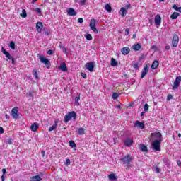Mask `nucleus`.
I'll return each mask as SVG.
<instances>
[{
	"label": "nucleus",
	"mask_w": 181,
	"mask_h": 181,
	"mask_svg": "<svg viewBox=\"0 0 181 181\" xmlns=\"http://www.w3.org/2000/svg\"><path fill=\"white\" fill-rule=\"evenodd\" d=\"M134 160V157L129 154L124 156L120 159V162L122 165H125L127 168H131L132 161Z\"/></svg>",
	"instance_id": "nucleus-1"
},
{
	"label": "nucleus",
	"mask_w": 181,
	"mask_h": 181,
	"mask_svg": "<svg viewBox=\"0 0 181 181\" xmlns=\"http://www.w3.org/2000/svg\"><path fill=\"white\" fill-rule=\"evenodd\" d=\"M76 118H77L76 112H69L68 114L64 116V122H69L71 119H76Z\"/></svg>",
	"instance_id": "nucleus-2"
},
{
	"label": "nucleus",
	"mask_w": 181,
	"mask_h": 181,
	"mask_svg": "<svg viewBox=\"0 0 181 181\" xmlns=\"http://www.w3.org/2000/svg\"><path fill=\"white\" fill-rule=\"evenodd\" d=\"M160 144H162V141H160V140H158V141L154 140L151 143L152 149H153V151L160 152Z\"/></svg>",
	"instance_id": "nucleus-3"
},
{
	"label": "nucleus",
	"mask_w": 181,
	"mask_h": 181,
	"mask_svg": "<svg viewBox=\"0 0 181 181\" xmlns=\"http://www.w3.org/2000/svg\"><path fill=\"white\" fill-rule=\"evenodd\" d=\"M39 59L41 63H43L46 66L47 69H50V61L47 58L43 56H40Z\"/></svg>",
	"instance_id": "nucleus-4"
},
{
	"label": "nucleus",
	"mask_w": 181,
	"mask_h": 181,
	"mask_svg": "<svg viewBox=\"0 0 181 181\" xmlns=\"http://www.w3.org/2000/svg\"><path fill=\"white\" fill-rule=\"evenodd\" d=\"M152 139H156L154 141H162V134L159 132H156L154 133H151Z\"/></svg>",
	"instance_id": "nucleus-5"
},
{
	"label": "nucleus",
	"mask_w": 181,
	"mask_h": 181,
	"mask_svg": "<svg viewBox=\"0 0 181 181\" xmlns=\"http://www.w3.org/2000/svg\"><path fill=\"white\" fill-rule=\"evenodd\" d=\"M180 83H181V76H179L176 77L173 83V90H177L179 88V86H180Z\"/></svg>",
	"instance_id": "nucleus-6"
},
{
	"label": "nucleus",
	"mask_w": 181,
	"mask_h": 181,
	"mask_svg": "<svg viewBox=\"0 0 181 181\" xmlns=\"http://www.w3.org/2000/svg\"><path fill=\"white\" fill-rule=\"evenodd\" d=\"M177 45H179V36L177 35H174L172 40V47H177Z\"/></svg>",
	"instance_id": "nucleus-7"
},
{
	"label": "nucleus",
	"mask_w": 181,
	"mask_h": 181,
	"mask_svg": "<svg viewBox=\"0 0 181 181\" xmlns=\"http://www.w3.org/2000/svg\"><path fill=\"white\" fill-rule=\"evenodd\" d=\"M95 23H96L95 19H92L90 21L89 26L91 30L94 32V33H98V30H97V28H95Z\"/></svg>",
	"instance_id": "nucleus-8"
},
{
	"label": "nucleus",
	"mask_w": 181,
	"mask_h": 181,
	"mask_svg": "<svg viewBox=\"0 0 181 181\" xmlns=\"http://www.w3.org/2000/svg\"><path fill=\"white\" fill-rule=\"evenodd\" d=\"M154 22L156 28H159L160 23H162V18H160V16L156 15L154 18Z\"/></svg>",
	"instance_id": "nucleus-9"
},
{
	"label": "nucleus",
	"mask_w": 181,
	"mask_h": 181,
	"mask_svg": "<svg viewBox=\"0 0 181 181\" xmlns=\"http://www.w3.org/2000/svg\"><path fill=\"white\" fill-rule=\"evenodd\" d=\"M18 111L19 108L18 107H16L12 109L11 116L13 117V118H15L16 119H18V117H19V115H18Z\"/></svg>",
	"instance_id": "nucleus-10"
},
{
	"label": "nucleus",
	"mask_w": 181,
	"mask_h": 181,
	"mask_svg": "<svg viewBox=\"0 0 181 181\" xmlns=\"http://www.w3.org/2000/svg\"><path fill=\"white\" fill-rule=\"evenodd\" d=\"M86 68L87 69V70H88V71H90V73H93V71H94V62H90L86 63Z\"/></svg>",
	"instance_id": "nucleus-11"
},
{
	"label": "nucleus",
	"mask_w": 181,
	"mask_h": 181,
	"mask_svg": "<svg viewBox=\"0 0 181 181\" xmlns=\"http://www.w3.org/2000/svg\"><path fill=\"white\" fill-rule=\"evenodd\" d=\"M135 128H140V129H144L145 128V124L144 122H141L138 120H136L134 123Z\"/></svg>",
	"instance_id": "nucleus-12"
},
{
	"label": "nucleus",
	"mask_w": 181,
	"mask_h": 181,
	"mask_svg": "<svg viewBox=\"0 0 181 181\" xmlns=\"http://www.w3.org/2000/svg\"><path fill=\"white\" fill-rule=\"evenodd\" d=\"M132 144H134V140H132L131 138H127L124 141V144L125 146H131Z\"/></svg>",
	"instance_id": "nucleus-13"
},
{
	"label": "nucleus",
	"mask_w": 181,
	"mask_h": 181,
	"mask_svg": "<svg viewBox=\"0 0 181 181\" xmlns=\"http://www.w3.org/2000/svg\"><path fill=\"white\" fill-rule=\"evenodd\" d=\"M67 13L69 16H76L77 15V12L73 8H70L67 10Z\"/></svg>",
	"instance_id": "nucleus-14"
},
{
	"label": "nucleus",
	"mask_w": 181,
	"mask_h": 181,
	"mask_svg": "<svg viewBox=\"0 0 181 181\" xmlns=\"http://www.w3.org/2000/svg\"><path fill=\"white\" fill-rule=\"evenodd\" d=\"M43 28V23L40 21H38L36 24V30L38 33L42 32V28Z\"/></svg>",
	"instance_id": "nucleus-15"
},
{
	"label": "nucleus",
	"mask_w": 181,
	"mask_h": 181,
	"mask_svg": "<svg viewBox=\"0 0 181 181\" xmlns=\"http://www.w3.org/2000/svg\"><path fill=\"white\" fill-rule=\"evenodd\" d=\"M30 129L33 131V132H36V131L39 129V124L36 122L33 123L30 127Z\"/></svg>",
	"instance_id": "nucleus-16"
},
{
	"label": "nucleus",
	"mask_w": 181,
	"mask_h": 181,
	"mask_svg": "<svg viewBox=\"0 0 181 181\" xmlns=\"http://www.w3.org/2000/svg\"><path fill=\"white\" fill-rule=\"evenodd\" d=\"M57 124H59V121L55 120L54 124L50 127L48 129L49 132H52V131H54L57 128Z\"/></svg>",
	"instance_id": "nucleus-17"
},
{
	"label": "nucleus",
	"mask_w": 181,
	"mask_h": 181,
	"mask_svg": "<svg viewBox=\"0 0 181 181\" xmlns=\"http://www.w3.org/2000/svg\"><path fill=\"white\" fill-rule=\"evenodd\" d=\"M131 52V49L128 47H123L122 49V53L124 56H127V54H129V53Z\"/></svg>",
	"instance_id": "nucleus-18"
},
{
	"label": "nucleus",
	"mask_w": 181,
	"mask_h": 181,
	"mask_svg": "<svg viewBox=\"0 0 181 181\" xmlns=\"http://www.w3.org/2000/svg\"><path fill=\"white\" fill-rule=\"evenodd\" d=\"M148 71H149V66L146 65V66H144L141 73V78H144V77H145V75L148 74Z\"/></svg>",
	"instance_id": "nucleus-19"
},
{
	"label": "nucleus",
	"mask_w": 181,
	"mask_h": 181,
	"mask_svg": "<svg viewBox=\"0 0 181 181\" xmlns=\"http://www.w3.org/2000/svg\"><path fill=\"white\" fill-rule=\"evenodd\" d=\"M159 66V62L158 60H155L153 64H151V69L153 70H156Z\"/></svg>",
	"instance_id": "nucleus-20"
},
{
	"label": "nucleus",
	"mask_w": 181,
	"mask_h": 181,
	"mask_svg": "<svg viewBox=\"0 0 181 181\" xmlns=\"http://www.w3.org/2000/svg\"><path fill=\"white\" fill-rule=\"evenodd\" d=\"M60 70L62 71H67V65L65 62H62L59 66Z\"/></svg>",
	"instance_id": "nucleus-21"
},
{
	"label": "nucleus",
	"mask_w": 181,
	"mask_h": 181,
	"mask_svg": "<svg viewBox=\"0 0 181 181\" xmlns=\"http://www.w3.org/2000/svg\"><path fill=\"white\" fill-rule=\"evenodd\" d=\"M132 48L134 52H138L139 50H141V44H135L132 47Z\"/></svg>",
	"instance_id": "nucleus-22"
},
{
	"label": "nucleus",
	"mask_w": 181,
	"mask_h": 181,
	"mask_svg": "<svg viewBox=\"0 0 181 181\" xmlns=\"http://www.w3.org/2000/svg\"><path fill=\"white\" fill-rule=\"evenodd\" d=\"M41 180H42V177H40V176L39 175L33 176L30 179V181H41Z\"/></svg>",
	"instance_id": "nucleus-23"
},
{
	"label": "nucleus",
	"mask_w": 181,
	"mask_h": 181,
	"mask_svg": "<svg viewBox=\"0 0 181 181\" xmlns=\"http://www.w3.org/2000/svg\"><path fill=\"white\" fill-rule=\"evenodd\" d=\"M108 179L110 181H114V180H117V176L115 175V174L112 173V174H110L108 175Z\"/></svg>",
	"instance_id": "nucleus-24"
},
{
	"label": "nucleus",
	"mask_w": 181,
	"mask_h": 181,
	"mask_svg": "<svg viewBox=\"0 0 181 181\" xmlns=\"http://www.w3.org/2000/svg\"><path fill=\"white\" fill-rule=\"evenodd\" d=\"M105 11H107L109 13H111L112 11V8H111V6H110L109 4H106L105 6Z\"/></svg>",
	"instance_id": "nucleus-25"
},
{
	"label": "nucleus",
	"mask_w": 181,
	"mask_h": 181,
	"mask_svg": "<svg viewBox=\"0 0 181 181\" xmlns=\"http://www.w3.org/2000/svg\"><path fill=\"white\" fill-rule=\"evenodd\" d=\"M6 57H7L8 60H11L12 64H15V59H13V57H12L11 54H9V52L7 54V55H6Z\"/></svg>",
	"instance_id": "nucleus-26"
},
{
	"label": "nucleus",
	"mask_w": 181,
	"mask_h": 181,
	"mask_svg": "<svg viewBox=\"0 0 181 181\" xmlns=\"http://www.w3.org/2000/svg\"><path fill=\"white\" fill-rule=\"evenodd\" d=\"M120 14L122 18H124L125 15H127V9H125L124 7H122L120 9Z\"/></svg>",
	"instance_id": "nucleus-27"
},
{
	"label": "nucleus",
	"mask_w": 181,
	"mask_h": 181,
	"mask_svg": "<svg viewBox=\"0 0 181 181\" xmlns=\"http://www.w3.org/2000/svg\"><path fill=\"white\" fill-rule=\"evenodd\" d=\"M180 16L179 13L177 12H174L171 16L170 18L171 19H177V17Z\"/></svg>",
	"instance_id": "nucleus-28"
},
{
	"label": "nucleus",
	"mask_w": 181,
	"mask_h": 181,
	"mask_svg": "<svg viewBox=\"0 0 181 181\" xmlns=\"http://www.w3.org/2000/svg\"><path fill=\"white\" fill-rule=\"evenodd\" d=\"M69 146H71V148H72V149H76V148H77V146H76V143H74V141H69Z\"/></svg>",
	"instance_id": "nucleus-29"
},
{
	"label": "nucleus",
	"mask_w": 181,
	"mask_h": 181,
	"mask_svg": "<svg viewBox=\"0 0 181 181\" xmlns=\"http://www.w3.org/2000/svg\"><path fill=\"white\" fill-rule=\"evenodd\" d=\"M111 66H118V62H117V60H115V59L114 58H112L111 59Z\"/></svg>",
	"instance_id": "nucleus-30"
},
{
	"label": "nucleus",
	"mask_w": 181,
	"mask_h": 181,
	"mask_svg": "<svg viewBox=\"0 0 181 181\" xmlns=\"http://www.w3.org/2000/svg\"><path fill=\"white\" fill-rule=\"evenodd\" d=\"M21 18H26L28 16V13H26V10L23 9L22 13L20 14Z\"/></svg>",
	"instance_id": "nucleus-31"
},
{
	"label": "nucleus",
	"mask_w": 181,
	"mask_h": 181,
	"mask_svg": "<svg viewBox=\"0 0 181 181\" xmlns=\"http://www.w3.org/2000/svg\"><path fill=\"white\" fill-rule=\"evenodd\" d=\"M79 101H80V95H78V96H76L75 98V104H76V105H80Z\"/></svg>",
	"instance_id": "nucleus-32"
},
{
	"label": "nucleus",
	"mask_w": 181,
	"mask_h": 181,
	"mask_svg": "<svg viewBox=\"0 0 181 181\" xmlns=\"http://www.w3.org/2000/svg\"><path fill=\"white\" fill-rule=\"evenodd\" d=\"M141 150L143 151V152H146L148 151V148L146 147V146L144 145V144H141Z\"/></svg>",
	"instance_id": "nucleus-33"
},
{
	"label": "nucleus",
	"mask_w": 181,
	"mask_h": 181,
	"mask_svg": "<svg viewBox=\"0 0 181 181\" xmlns=\"http://www.w3.org/2000/svg\"><path fill=\"white\" fill-rule=\"evenodd\" d=\"M77 132L79 135H83L84 134V129L83 128H79L78 129Z\"/></svg>",
	"instance_id": "nucleus-34"
},
{
	"label": "nucleus",
	"mask_w": 181,
	"mask_h": 181,
	"mask_svg": "<svg viewBox=\"0 0 181 181\" xmlns=\"http://www.w3.org/2000/svg\"><path fill=\"white\" fill-rule=\"evenodd\" d=\"M149 111V105L148 103H146L144 105V112H148Z\"/></svg>",
	"instance_id": "nucleus-35"
},
{
	"label": "nucleus",
	"mask_w": 181,
	"mask_h": 181,
	"mask_svg": "<svg viewBox=\"0 0 181 181\" xmlns=\"http://www.w3.org/2000/svg\"><path fill=\"white\" fill-rule=\"evenodd\" d=\"M11 49H12V50H15V42L13 41H11L10 42V45H9Z\"/></svg>",
	"instance_id": "nucleus-36"
},
{
	"label": "nucleus",
	"mask_w": 181,
	"mask_h": 181,
	"mask_svg": "<svg viewBox=\"0 0 181 181\" xmlns=\"http://www.w3.org/2000/svg\"><path fill=\"white\" fill-rule=\"evenodd\" d=\"M86 39H87V40H93V36H91V34H87L85 36Z\"/></svg>",
	"instance_id": "nucleus-37"
},
{
	"label": "nucleus",
	"mask_w": 181,
	"mask_h": 181,
	"mask_svg": "<svg viewBox=\"0 0 181 181\" xmlns=\"http://www.w3.org/2000/svg\"><path fill=\"white\" fill-rule=\"evenodd\" d=\"M28 97V98H30V100H31V98H33V91H30Z\"/></svg>",
	"instance_id": "nucleus-38"
},
{
	"label": "nucleus",
	"mask_w": 181,
	"mask_h": 181,
	"mask_svg": "<svg viewBox=\"0 0 181 181\" xmlns=\"http://www.w3.org/2000/svg\"><path fill=\"white\" fill-rule=\"evenodd\" d=\"M112 98H113V100H117V98H118V93H113V94H112Z\"/></svg>",
	"instance_id": "nucleus-39"
},
{
	"label": "nucleus",
	"mask_w": 181,
	"mask_h": 181,
	"mask_svg": "<svg viewBox=\"0 0 181 181\" xmlns=\"http://www.w3.org/2000/svg\"><path fill=\"white\" fill-rule=\"evenodd\" d=\"M1 52L4 54H5V56H8V54L9 53L6 50H5L4 47L1 48Z\"/></svg>",
	"instance_id": "nucleus-40"
},
{
	"label": "nucleus",
	"mask_w": 181,
	"mask_h": 181,
	"mask_svg": "<svg viewBox=\"0 0 181 181\" xmlns=\"http://www.w3.org/2000/svg\"><path fill=\"white\" fill-rule=\"evenodd\" d=\"M1 52L4 54H5V56H8V54L9 53L6 50H5L4 47L1 48Z\"/></svg>",
	"instance_id": "nucleus-41"
},
{
	"label": "nucleus",
	"mask_w": 181,
	"mask_h": 181,
	"mask_svg": "<svg viewBox=\"0 0 181 181\" xmlns=\"http://www.w3.org/2000/svg\"><path fill=\"white\" fill-rule=\"evenodd\" d=\"M70 159H66V162L64 163V165H66V166H70Z\"/></svg>",
	"instance_id": "nucleus-42"
},
{
	"label": "nucleus",
	"mask_w": 181,
	"mask_h": 181,
	"mask_svg": "<svg viewBox=\"0 0 181 181\" xmlns=\"http://www.w3.org/2000/svg\"><path fill=\"white\" fill-rule=\"evenodd\" d=\"M134 69H136V70H138L139 69V66L138 65V63L133 64Z\"/></svg>",
	"instance_id": "nucleus-43"
},
{
	"label": "nucleus",
	"mask_w": 181,
	"mask_h": 181,
	"mask_svg": "<svg viewBox=\"0 0 181 181\" xmlns=\"http://www.w3.org/2000/svg\"><path fill=\"white\" fill-rule=\"evenodd\" d=\"M173 8L175 9V11H177L178 12L179 7L176 4L173 5Z\"/></svg>",
	"instance_id": "nucleus-44"
},
{
	"label": "nucleus",
	"mask_w": 181,
	"mask_h": 181,
	"mask_svg": "<svg viewBox=\"0 0 181 181\" xmlns=\"http://www.w3.org/2000/svg\"><path fill=\"white\" fill-rule=\"evenodd\" d=\"M62 52L65 53V54H69L67 52V49H66L64 47H62Z\"/></svg>",
	"instance_id": "nucleus-45"
},
{
	"label": "nucleus",
	"mask_w": 181,
	"mask_h": 181,
	"mask_svg": "<svg viewBox=\"0 0 181 181\" xmlns=\"http://www.w3.org/2000/svg\"><path fill=\"white\" fill-rule=\"evenodd\" d=\"M35 12L37 13H42V11H40V8H36L35 9Z\"/></svg>",
	"instance_id": "nucleus-46"
},
{
	"label": "nucleus",
	"mask_w": 181,
	"mask_h": 181,
	"mask_svg": "<svg viewBox=\"0 0 181 181\" xmlns=\"http://www.w3.org/2000/svg\"><path fill=\"white\" fill-rule=\"evenodd\" d=\"M125 7L127 8V9H131V4L129 3L126 4Z\"/></svg>",
	"instance_id": "nucleus-47"
},
{
	"label": "nucleus",
	"mask_w": 181,
	"mask_h": 181,
	"mask_svg": "<svg viewBox=\"0 0 181 181\" xmlns=\"http://www.w3.org/2000/svg\"><path fill=\"white\" fill-rule=\"evenodd\" d=\"M34 76L36 79L39 78V76H37V71H34Z\"/></svg>",
	"instance_id": "nucleus-48"
},
{
	"label": "nucleus",
	"mask_w": 181,
	"mask_h": 181,
	"mask_svg": "<svg viewBox=\"0 0 181 181\" xmlns=\"http://www.w3.org/2000/svg\"><path fill=\"white\" fill-rule=\"evenodd\" d=\"M78 23H83L84 22V20H83V18H79L78 19Z\"/></svg>",
	"instance_id": "nucleus-49"
},
{
	"label": "nucleus",
	"mask_w": 181,
	"mask_h": 181,
	"mask_svg": "<svg viewBox=\"0 0 181 181\" xmlns=\"http://www.w3.org/2000/svg\"><path fill=\"white\" fill-rule=\"evenodd\" d=\"M173 98V96L172 95H168L167 98V100L169 101L170 100H172Z\"/></svg>",
	"instance_id": "nucleus-50"
},
{
	"label": "nucleus",
	"mask_w": 181,
	"mask_h": 181,
	"mask_svg": "<svg viewBox=\"0 0 181 181\" xmlns=\"http://www.w3.org/2000/svg\"><path fill=\"white\" fill-rule=\"evenodd\" d=\"M81 5H86V0H80Z\"/></svg>",
	"instance_id": "nucleus-51"
},
{
	"label": "nucleus",
	"mask_w": 181,
	"mask_h": 181,
	"mask_svg": "<svg viewBox=\"0 0 181 181\" xmlns=\"http://www.w3.org/2000/svg\"><path fill=\"white\" fill-rule=\"evenodd\" d=\"M156 173H160V169L158 168V167H156V169H155Z\"/></svg>",
	"instance_id": "nucleus-52"
},
{
	"label": "nucleus",
	"mask_w": 181,
	"mask_h": 181,
	"mask_svg": "<svg viewBox=\"0 0 181 181\" xmlns=\"http://www.w3.org/2000/svg\"><path fill=\"white\" fill-rule=\"evenodd\" d=\"M7 144H8L9 145H11V144H12V139H8V140H7Z\"/></svg>",
	"instance_id": "nucleus-53"
},
{
	"label": "nucleus",
	"mask_w": 181,
	"mask_h": 181,
	"mask_svg": "<svg viewBox=\"0 0 181 181\" xmlns=\"http://www.w3.org/2000/svg\"><path fill=\"white\" fill-rule=\"evenodd\" d=\"M114 145L117 144L118 143V139L114 138L113 139Z\"/></svg>",
	"instance_id": "nucleus-54"
},
{
	"label": "nucleus",
	"mask_w": 181,
	"mask_h": 181,
	"mask_svg": "<svg viewBox=\"0 0 181 181\" xmlns=\"http://www.w3.org/2000/svg\"><path fill=\"white\" fill-rule=\"evenodd\" d=\"M47 54H53V50H52V49H49V50H48L47 51Z\"/></svg>",
	"instance_id": "nucleus-55"
},
{
	"label": "nucleus",
	"mask_w": 181,
	"mask_h": 181,
	"mask_svg": "<svg viewBox=\"0 0 181 181\" xmlns=\"http://www.w3.org/2000/svg\"><path fill=\"white\" fill-rule=\"evenodd\" d=\"M2 172H3L4 176H5V175H6V169L3 168V169H2Z\"/></svg>",
	"instance_id": "nucleus-56"
},
{
	"label": "nucleus",
	"mask_w": 181,
	"mask_h": 181,
	"mask_svg": "<svg viewBox=\"0 0 181 181\" xmlns=\"http://www.w3.org/2000/svg\"><path fill=\"white\" fill-rule=\"evenodd\" d=\"M81 76L83 78H87V75L84 73H82L81 74Z\"/></svg>",
	"instance_id": "nucleus-57"
},
{
	"label": "nucleus",
	"mask_w": 181,
	"mask_h": 181,
	"mask_svg": "<svg viewBox=\"0 0 181 181\" xmlns=\"http://www.w3.org/2000/svg\"><path fill=\"white\" fill-rule=\"evenodd\" d=\"M4 128L2 127H0V134H4Z\"/></svg>",
	"instance_id": "nucleus-58"
},
{
	"label": "nucleus",
	"mask_w": 181,
	"mask_h": 181,
	"mask_svg": "<svg viewBox=\"0 0 181 181\" xmlns=\"http://www.w3.org/2000/svg\"><path fill=\"white\" fill-rule=\"evenodd\" d=\"M165 50H170V46L169 45L165 46Z\"/></svg>",
	"instance_id": "nucleus-59"
},
{
	"label": "nucleus",
	"mask_w": 181,
	"mask_h": 181,
	"mask_svg": "<svg viewBox=\"0 0 181 181\" xmlns=\"http://www.w3.org/2000/svg\"><path fill=\"white\" fill-rule=\"evenodd\" d=\"M1 177V181H5V175H2Z\"/></svg>",
	"instance_id": "nucleus-60"
},
{
	"label": "nucleus",
	"mask_w": 181,
	"mask_h": 181,
	"mask_svg": "<svg viewBox=\"0 0 181 181\" xmlns=\"http://www.w3.org/2000/svg\"><path fill=\"white\" fill-rule=\"evenodd\" d=\"M125 33H126V35H129V29H126L125 30Z\"/></svg>",
	"instance_id": "nucleus-61"
},
{
	"label": "nucleus",
	"mask_w": 181,
	"mask_h": 181,
	"mask_svg": "<svg viewBox=\"0 0 181 181\" xmlns=\"http://www.w3.org/2000/svg\"><path fill=\"white\" fill-rule=\"evenodd\" d=\"M149 23H150V25H153V21L152 19H149Z\"/></svg>",
	"instance_id": "nucleus-62"
},
{
	"label": "nucleus",
	"mask_w": 181,
	"mask_h": 181,
	"mask_svg": "<svg viewBox=\"0 0 181 181\" xmlns=\"http://www.w3.org/2000/svg\"><path fill=\"white\" fill-rule=\"evenodd\" d=\"M145 112H141L140 114L141 117H144V115H145Z\"/></svg>",
	"instance_id": "nucleus-63"
},
{
	"label": "nucleus",
	"mask_w": 181,
	"mask_h": 181,
	"mask_svg": "<svg viewBox=\"0 0 181 181\" xmlns=\"http://www.w3.org/2000/svg\"><path fill=\"white\" fill-rule=\"evenodd\" d=\"M178 12H180V13H181V7H179V8H178Z\"/></svg>",
	"instance_id": "nucleus-64"
}]
</instances>
